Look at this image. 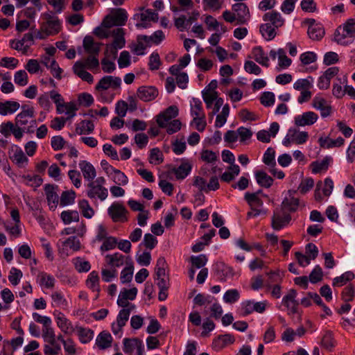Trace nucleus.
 <instances>
[{"mask_svg":"<svg viewBox=\"0 0 355 355\" xmlns=\"http://www.w3.org/2000/svg\"><path fill=\"white\" fill-rule=\"evenodd\" d=\"M168 265L165 258L163 257H159L157 261V264L155 268L156 279H161L166 276V269Z\"/></svg>","mask_w":355,"mask_h":355,"instance_id":"45","label":"nucleus"},{"mask_svg":"<svg viewBox=\"0 0 355 355\" xmlns=\"http://www.w3.org/2000/svg\"><path fill=\"white\" fill-rule=\"evenodd\" d=\"M87 287L98 293L100 292L99 277L96 271H92L86 280Z\"/></svg>","mask_w":355,"mask_h":355,"instance_id":"39","label":"nucleus"},{"mask_svg":"<svg viewBox=\"0 0 355 355\" xmlns=\"http://www.w3.org/2000/svg\"><path fill=\"white\" fill-rule=\"evenodd\" d=\"M235 341L234 337L229 334L218 336L212 343L213 348L219 351L226 347L227 345L232 344Z\"/></svg>","mask_w":355,"mask_h":355,"instance_id":"16","label":"nucleus"},{"mask_svg":"<svg viewBox=\"0 0 355 355\" xmlns=\"http://www.w3.org/2000/svg\"><path fill=\"white\" fill-rule=\"evenodd\" d=\"M275 94L271 92H264L260 96V102L265 107L272 106L275 103Z\"/></svg>","mask_w":355,"mask_h":355,"instance_id":"54","label":"nucleus"},{"mask_svg":"<svg viewBox=\"0 0 355 355\" xmlns=\"http://www.w3.org/2000/svg\"><path fill=\"white\" fill-rule=\"evenodd\" d=\"M37 277L40 279V284L47 288H52L55 285V278L44 272L39 273Z\"/></svg>","mask_w":355,"mask_h":355,"instance_id":"44","label":"nucleus"},{"mask_svg":"<svg viewBox=\"0 0 355 355\" xmlns=\"http://www.w3.org/2000/svg\"><path fill=\"white\" fill-rule=\"evenodd\" d=\"M320 345L323 348L329 351H331L334 348V347L336 346V340L334 338L332 331H325L321 339Z\"/></svg>","mask_w":355,"mask_h":355,"instance_id":"32","label":"nucleus"},{"mask_svg":"<svg viewBox=\"0 0 355 355\" xmlns=\"http://www.w3.org/2000/svg\"><path fill=\"white\" fill-rule=\"evenodd\" d=\"M218 270L221 272L220 277L221 280H225L227 278L232 277L234 276L233 268L224 263H220L218 266Z\"/></svg>","mask_w":355,"mask_h":355,"instance_id":"59","label":"nucleus"},{"mask_svg":"<svg viewBox=\"0 0 355 355\" xmlns=\"http://www.w3.org/2000/svg\"><path fill=\"white\" fill-rule=\"evenodd\" d=\"M266 305L267 302L266 301L254 302L251 300H247L242 302L240 313L243 317L250 315L253 311L262 313L265 311Z\"/></svg>","mask_w":355,"mask_h":355,"instance_id":"5","label":"nucleus"},{"mask_svg":"<svg viewBox=\"0 0 355 355\" xmlns=\"http://www.w3.org/2000/svg\"><path fill=\"white\" fill-rule=\"evenodd\" d=\"M21 277L22 272L20 270L16 268H12L8 276V280L13 286H16L19 283Z\"/></svg>","mask_w":355,"mask_h":355,"instance_id":"64","label":"nucleus"},{"mask_svg":"<svg viewBox=\"0 0 355 355\" xmlns=\"http://www.w3.org/2000/svg\"><path fill=\"white\" fill-rule=\"evenodd\" d=\"M62 246L60 243H58V250L60 253H64L65 248H70L73 251H78L80 248V241L76 236H70L65 241H62Z\"/></svg>","mask_w":355,"mask_h":355,"instance_id":"19","label":"nucleus"},{"mask_svg":"<svg viewBox=\"0 0 355 355\" xmlns=\"http://www.w3.org/2000/svg\"><path fill=\"white\" fill-rule=\"evenodd\" d=\"M12 157L16 164L19 167L24 166L28 161V158L21 149L17 150Z\"/></svg>","mask_w":355,"mask_h":355,"instance_id":"60","label":"nucleus"},{"mask_svg":"<svg viewBox=\"0 0 355 355\" xmlns=\"http://www.w3.org/2000/svg\"><path fill=\"white\" fill-rule=\"evenodd\" d=\"M109 216L114 222H123L128 220L125 207L121 203L114 202L107 209Z\"/></svg>","mask_w":355,"mask_h":355,"instance_id":"7","label":"nucleus"},{"mask_svg":"<svg viewBox=\"0 0 355 355\" xmlns=\"http://www.w3.org/2000/svg\"><path fill=\"white\" fill-rule=\"evenodd\" d=\"M49 345H45L44 352L46 355H58L61 350L60 345L56 341V337L46 341Z\"/></svg>","mask_w":355,"mask_h":355,"instance_id":"34","label":"nucleus"},{"mask_svg":"<svg viewBox=\"0 0 355 355\" xmlns=\"http://www.w3.org/2000/svg\"><path fill=\"white\" fill-rule=\"evenodd\" d=\"M322 270L319 265H317L311 272L309 279L312 284H316L322 279Z\"/></svg>","mask_w":355,"mask_h":355,"instance_id":"57","label":"nucleus"},{"mask_svg":"<svg viewBox=\"0 0 355 355\" xmlns=\"http://www.w3.org/2000/svg\"><path fill=\"white\" fill-rule=\"evenodd\" d=\"M313 78L311 76H309L306 78L298 79L293 84V88L297 91H305L309 90L313 85Z\"/></svg>","mask_w":355,"mask_h":355,"instance_id":"41","label":"nucleus"},{"mask_svg":"<svg viewBox=\"0 0 355 355\" xmlns=\"http://www.w3.org/2000/svg\"><path fill=\"white\" fill-rule=\"evenodd\" d=\"M275 150L269 147L267 148L266 152L264 153L263 157V162L270 166L273 167L276 166V162H275Z\"/></svg>","mask_w":355,"mask_h":355,"instance_id":"50","label":"nucleus"},{"mask_svg":"<svg viewBox=\"0 0 355 355\" xmlns=\"http://www.w3.org/2000/svg\"><path fill=\"white\" fill-rule=\"evenodd\" d=\"M141 348V340L139 338H125L123 340V352L131 354L138 347Z\"/></svg>","mask_w":355,"mask_h":355,"instance_id":"38","label":"nucleus"},{"mask_svg":"<svg viewBox=\"0 0 355 355\" xmlns=\"http://www.w3.org/2000/svg\"><path fill=\"white\" fill-rule=\"evenodd\" d=\"M127 266L121 272V281L123 284L128 283L132 280L134 266L132 259L128 257L125 259Z\"/></svg>","mask_w":355,"mask_h":355,"instance_id":"22","label":"nucleus"},{"mask_svg":"<svg viewBox=\"0 0 355 355\" xmlns=\"http://www.w3.org/2000/svg\"><path fill=\"white\" fill-rule=\"evenodd\" d=\"M318 119L316 113L311 111L306 112L295 117V124L297 126L311 125L317 121Z\"/></svg>","mask_w":355,"mask_h":355,"instance_id":"14","label":"nucleus"},{"mask_svg":"<svg viewBox=\"0 0 355 355\" xmlns=\"http://www.w3.org/2000/svg\"><path fill=\"white\" fill-rule=\"evenodd\" d=\"M135 308V305H131L130 308L122 309L120 310L117 318L116 322L119 324V326L124 327L129 319V316L132 310Z\"/></svg>","mask_w":355,"mask_h":355,"instance_id":"48","label":"nucleus"},{"mask_svg":"<svg viewBox=\"0 0 355 355\" xmlns=\"http://www.w3.org/2000/svg\"><path fill=\"white\" fill-rule=\"evenodd\" d=\"M244 199L249 205V206L251 207V209L261 207L263 206V204L262 200L258 196V192H247L245 193Z\"/></svg>","mask_w":355,"mask_h":355,"instance_id":"33","label":"nucleus"},{"mask_svg":"<svg viewBox=\"0 0 355 355\" xmlns=\"http://www.w3.org/2000/svg\"><path fill=\"white\" fill-rule=\"evenodd\" d=\"M94 125L90 120L82 121L76 128V132L78 135L89 134L94 131Z\"/></svg>","mask_w":355,"mask_h":355,"instance_id":"40","label":"nucleus"},{"mask_svg":"<svg viewBox=\"0 0 355 355\" xmlns=\"http://www.w3.org/2000/svg\"><path fill=\"white\" fill-rule=\"evenodd\" d=\"M178 108L176 105H171L163 112L157 116V123L160 128L166 127V123L178 115Z\"/></svg>","mask_w":355,"mask_h":355,"instance_id":"10","label":"nucleus"},{"mask_svg":"<svg viewBox=\"0 0 355 355\" xmlns=\"http://www.w3.org/2000/svg\"><path fill=\"white\" fill-rule=\"evenodd\" d=\"M355 295L354 287L352 284L347 285L341 293V298L345 302H352Z\"/></svg>","mask_w":355,"mask_h":355,"instance_id":"56","label":"nucleus"},{"mask_svg":"<svg viewBox=\"0 0 355 355\" xmlns=\"http://www.w3.org/2000/svg\"><path fill=\"white\" fill-rule=\"evenodd\" d=\"M295 191L289 190L288 196L285 197L281 204V211L282 212L291 213L295 212L299 207L300 201L297 198L294 197Z\"/></svg>","mask_w":355,"mask_h":355,"instance_id":"9","label":"nucleus"},{"mask_svg":"<svg viewBox=\"0 0 355 355\" xmlns=\"http://www.w3.org/2000/svg\"><path fill=\"white\" fill-rule=\"evenodd\" d=\"M15 83L19 86H25L28 84V75L24 70L17 71L14 76Z\"/></svg>","mask_w":355,"mask_h":355,"instance_id":"61","label":"nucleus"},{"mask_svg":"<svg viewBox=\"0 0 355 355\" xmlns=\"http://www.w3.org/2000/svg\"><path fill=\"white\" fill-rule=\"evenodd\" d=\"M128 20V14L123 8L112 9L111 14L105 17L102 21V26L110 28L113 26H121L125 24Z\"/></svg>","mask_w":355,"mask_h":355,"instance_id":"2","label":"nucleus"},{"mask_svg":"<svg viewBox=\"0 0 355 355\" xmlns=\"http://www.w3.org/2000/svg\"><path fill=\"white\" fill-rule=\"evenodd\" d=\"M275 27L270 24L266 23L260 26V33L261 35L268 41L272 40L276 36Z\"/></svg>","mask_w":355,"mask_h":355,"instance_id":"37","label":"nucleus"},{"mask_svg":"<svg viewBox=\"0 0 355 355\" xmlns=\"http://www.w3.org/2000/svg\"><path fill=\"white\" fill-rule=\"evenodd\" d=\"M232 9L236 17V24H245L250 20V13L245 3H236L232 5Z\"/></svg>","mask_w":355,"mask_h":355,"instance_id":"6","label":"nucleus"},{"mask_svg":"<svg viewBox=\"0 0 355 355\" xmlns=\"http://www.w3.org/2000/svg\"><path fill=\"white\" fill-rule=\"evenodd\" d=\"M312 105L315 109L320 111L322 117H327L331 113V106L322 97L315 96L313 100Z\"/></svg>","mask_w":355,"mask_h":355,"instance_id":"15","label":"nucleus"},{"mask_svg":"<svg viewBox=\"0 0 355 355\" xmlns=\"http://www.w3.org/2000/svg\"><path fill=\"white\" fill-rule=\"evenodd\" d=\"M300 60L303 65H308L317 60V55L313 51H306L300 55Z\"/></svg>","mask_w":355,"mask_h":355,"instance_id":"58","label":"nucleus"},{"mask_svg":"<svg viewBox=\"0 0 355 355\" xmlns=\"http://www.w3.org/2000/svg\"><path fill=\"white\" fill-rule=\"evenodd\" d=\"M42 17L46 19V21L41 24L42 31H44L46 35H49L58 34L61 27L59 19L47 12L44 13Z\"/></svg>","mask_w":355,"mask_h":355,"instance_id":"3","label":"nucleus"},{"mask_svg":"<svg viewBox=\"0 0 355 355\" xmlns=\"http://www.w3.org/2000/svg\"><path fill=\"white\" fill-rule=\"evenodd\" d=\"M308 35L312 40H320L324 35V29L322 24H318L317 26L308 28Z\"/></svg>","mask_w":355,"mask_h":355,"instance_id":"31","label":"nucleus"},{"mask_svg":"<svg viewBox=\"0 0 355 355\" xmlns=\"http://www.w3.org/2000/svg\"><path fill=\"white\" fill-rule=\"evenodd\" d=\"M35 114L32 110H27L19 112L15 117V124L17 126H25L29 122V119H33Z\"/></svg>","mask_w":355,"mask_h":355,"instance_id":"35","label":"nucleus"},{"mask_svg":"<svg viewBox=\"0 0 355 355\" xmlns=\"http://www.w3.org/2000/svg\"><path fill=\"white\" fill-rule=\"evenodd\" d=\"M263 19L265 21L271 22V25L278 28L282 26L284 24V19L279 12L277 11L268 12L264 14Z\"/></svg>","mask_w":355,"mask_h":355,"instance_id":"18","label":"nucleus"},{"mask_svg":"<svg viewBox=\"0 0 355 355\" xmlns=\"http://www.w3.org/2000/svg\"><path fill=\"white\" fill-rule=\"evenodd\" d=\"M88 187L89 190L87 192V195L89 198H95L97 197L101 201L107 198L108 191L105 187L98 186L97 184L95 185L92 182L88 184Z\"/></svg>","mask_w":355,"mask_h":355,"instance_id":"13","label":"nucleus"},{"mask_svg":"<svg viewBox=\"0 0 355 355\" xmlns=\"http://www.w3.org/2000/svg\"><path fill=\"white\" fill-rule=\"evenodd\" d=\"M44 191L46 195L49 208L54 211L59 202V197L55 191V187L53 185L46 184L44 187Z\"/></svg>","mask_w":355,"mask_h":355,"instance_id":"17","label":"nucleus"},{"mask_svg":"<svg viewBox=\"0 0 355 355\" xmlns=\"http://www.w3.org/2000/svg\"><path fill=\"white\" fill-rule=\"evenodd\" d=\"M355 38V19H348L339 26L334 34V41L340 45L347 46L353 43Z\"/></svg>","mask_w":355,"mask_h":355,"instance_id":"1","label":"nucleus"},{"mask_svg":"<svg viewBox=\"0 0 355 355\" xmlns=\"http://www.w3.org/2000/svg\"><path fill=\"white\" fill-rule=\"evenodd\" d=\"M191 165L188 162H183L178 168H173L171 171L175 175L178 180L184 179L191 171Z\"/></svg>","mask_w":355,"mask_h":355,"instance_id":"23","label":"nucleus"},{"mask_svg":"<svg viewBox=\"0 0 355 355\" xmlns=\"http://www.w3.org/2000/svg\"><path fill=\"white\" fill-rule=\"evenodd\" d=\"M78 207L83 216L87 218H91L94 214V210L89 205L87 200H81L78 202Z\"/></svg>","mask_w":355,"mask_h":355,"instance_id":"46","label":"nucleus"},{"mask_svg":"<svg viewBox=\"0 0 355 355\" xmlns=\"http://www.w3.org/2000/svg\"><path fill=\"white\" fill-rule=\"evenodd\" d=\"M288 137H291L293 143L302 144L307 141L309 134L307 132H298L296 129H290L288 130Z\"/></svg>","mask_w":355,"mask_h":355,"instance_id":"29","label":"nucleus"},{"mask_svg":"<svg viewBox=\"0 0 355 355\" xmlns=\"http://www.w3.org/2000/svg\"><path fill=\"white\" fill-rule=\"evenodd\" d=\"M161 65L159 55L157 52H153L149 58L148 67L151 71L157 70Z\"/></svg>","mask_w":355,"mask_h":355,"instance_id":"63","label":"nucleus"},{"mask_svg":"<svg viewBox=\"0 0 355 355\" xmlns=\"http://www.w3.org/2000/svg\"><path fill=\"white\" fill-rule=\"evenodd\" d=\"M51 298L53 300L52 306L54 307L64 308L67 305L66 299L60 292L55 291L53 293Z\"/></svg>","mask_w":355,"mask_h":355,"instance_id":"51","label":"nucleus"},{"mask_svg":"<svg viewBox=\"0 0 355 355\" xmlns=\"http://www.w3.org/2000/svg\"><path fill=\"white\" fill-rule=\"evenodd\" d=\"M333 159L331 157L327 156L322 161H315L311 163V166L312 168L313 173H319L322 171H325L328 169V167Z\"/></svg>","mask_w":355,"mask_h":355,"instance_id":"27","label":"nucleus"},{"mask_svg":"<svg viewBox=\"0 0 355 355\" xmlns=\"http://www.w3.org/2000/svg\"><path fill=\"white\" fill-rule=\"evenodd\" d=\"M318 142L321 148L329 149L343 146L344 144L345 139L341 137H338L336 139H331L329 137H320Z\"/></svg>","mask_w":355,"mask_h":355,"instance_id":"21","label":"nucleus"},{"mask_svg":"<svg viewBox=\"0 0 355 355\" xmlns=\"http://www.w3.org/2000/svg\"><path fill=\"white\" fill-rule=\"evenodd\" d=\"M158 94L157 89L153 86H141L137 92L138 98L144 102L154 100L158 96Z\"/></svg>","mask_w":355,"mask_h":355,"instance_id":"12","label":"nucleus"},{"mask_svg":"<svg viewBox=\"0 0 355 355\" xmlns=\"http://www.w3.org/2000/svg\"><path fill=\"white\" fill-rule=\"evenodd\" d=\"M78 336L82 343H87L92 340L94 336V331L88 328L82 327H77Z\"/></svg>","mask_w":355,"mask_h":355,"instance_id":"43","label":"nucleus"},{"mask_svg":"<svg viewBox=\"0 0 355 355\" xmlns=\"http://www.w3.org/2000/svg\"><path fill=\"white\" fill-rule=\"evenodd\" d=\"M224 0H202L204 10H218L221 8Z\"/></svg>","mask_w":355,"mask_h":355,"instance_id":"55","label":"nucleus"},{"mask_svg":"<svg viewBox=\"0 0 355 355\" xmlns=\"http://www.w3.org/2000/svg\"><path fill=\"white\" fill-rule=\"evenodd\" d=\"M252 58L262 66L268 67L269 66V59L264 55L263 50L261 46H255L252 50Z\"/></svg>","mask_w":355,"mask_h":355,"instance_id":"24","label":"nucleus"},{"mask_svg":"<svg viewBox=\"0 0 355 355\" xmlns=\"http://www.w3.org/2000/svg\"><path fill=\"white\" fill-rule=\"evenodd\" d=\"M191 114L193 118L205 115V113L202 111V102L198 98H193Z\"/></svg>","mask_w":355,"mask_h":355,"instance_id":"52","label":"nucleus"},{"mask_svg":"<svg viewBox=\"0 0 355 355\" xmlns=\"http://www.w3.org/2000/svg\"><path fill=\"white\" fill-rule=\"evenodd\" d=\"M114 176L112 178V180L114 183L118 185H126L128 183V178L124 173L121 172L119 169H116L114 172Z\"/></svg>","mask_w":355,"mask_h":355,"instance_id":"62","label":"nucleus"},{"mask_svg":"<svg viewBox=\"0 0 355 355\" xmlns=\"http://www.w3.org/2000/svg\"><path fill=\"white\" fill-rule=\"evenodd\" d=\"M61 219L64 224H69L73 221L79 220V214L77 211H63L60 215Z\"/></svg>","mask_w":355,"mask_h":355,"instance_id":"49","label":"nucleus"},{"mask_svg":"<svg viewBox=\"0 0 355 355\" xmlns=\"http://www.w3.org/2000/svg\"><path fill=\"white\" fill-rule=\"evenodd\" d=\"M355 277L354 272L347 271L342 274L339 277H336L333 279L334 286H342L346 284L348 282L352 281Z\"/></svg>","mask_w":355,"mask_h":355,"instance_id":"42","label":"nucleus"},{"mask_svg":"<svg viewBox=\"0 0 355 355\" xmlns=\"http://www.w3.org/2000/svg\"><path fill=\"white\" fill-rule=\"evenodd\" d=\"M291 220V216L289 213L282 212L277 208L273 211L271 218V226L275 230H280L287 226Z\"/></svg>","mask_w":355,"mask_h":355,"instance_id":"4","label":"nucleus"},{"mask_svg":"<svg viewBox=\"0 0 355 355\" xmlns=\"http://www.w3.org/2000/svg\"><path fill=\"white\" fill-rule=\"evenodd\" d=\"M76 192L73 190H67L62 193L60 200V206L71 205L74 202Z\"/></svg>","mask_w":355,"mask_h":355,"instance_id":"47","label":"nucleus"},{"mask_svg":"<svg viewBox=\"0 0 355 355\" xmlns=\"http://www.w3.org/2000/svg\"><path fill=\"white\" fill-rule=\"evenodd\" d=\"M79 167L83 173L85 179L92 181L96 175V169L92 164L83 160L79 163Z\"/></svg>","mask_w":355,"mask_h":355,"instance_id":"20","label":"nucleus"},{"mask_svg":"<svg viewBox=\"0 0 355 355\" xmlns=\"http://www.w3.org/2000/svg\"><path fill=\"white\" fill-rule=\"evenodd\" d=\"M163 161V155L161 150L158 148L151 149L149 156V162L157 165L162 163Z\"/></svg>","mask_w":355,"mask_h":355,"instance_id":"53","label":"nucleus"},{"mask_svg":"<svg viewBox=\"0 0 355 355\" xmlns=\"http://www.w3.org/2000/svg\"><path fill=\"white\" fill-rule=\"evenodd\" d=\"M19 107L20 105L17 101H6L3 103L0 102V114L5 116L8 114H12Z\"/></svg>","mask_w":355,"mask_h":355,"instance_id":"25","label":"nucleus"},{"mask_svg":"<svg viewBox=\"0 0 355 355\" xmlns=\"http://www.w3.org/2000/svg\"><path fill=\"white\" fill-rule=\"evenodd\" d=\"M105 259L108 265L114 268L120 267L125 263V257L119 252L114 254H107Z\"/></svg>","mask_w":355,"mask_h":355,"instance_id":"36","label":"nucleus"},{"mask_svg":"<svg viewBox=\"0 0 355 355\" xmlns=\"http://www.w3.org/2000/svg\"><path fill=\"white\" fill-rule=\"evenodd\" d=\"M58 327L65 334L73 331L71 322L62 313H59L56 318Z\"/></svg>","mask_w":355,"mask_h":355,"instance_id":"30","label":"nucleus"},{"mask_svg":"<svg viewBox=\"0 0 355 355\" xmlns=\"http://www.w3.org/2000/svg\"><path fill=\"white\" fill-rule=\"evenodd\" d=\"M112 338L107 331L101 332L96 340V345L101 349H107L111 346Z\"/></svg>","mask_w":355,"mask_h":355,"instance_id":"26","label":"nucleus"},{"mask_svg":"<svg viewBox=\"0 0 355 355\" xmlns=\"http://www.w3.org/2000/svg\"><path fill=\"white\" fill-rule=\"evenodd\" d=\"M124 34V30L122 28H117L112 31L114 41L112 46L107 45L105 53H107L110 49L111 53L116 54L118 49H122L125 46Z\"/></svg>","mask_w":355,"mask_h":355,"instance_id":"8","label":"nucleus"},{"mask_svg":"<svg viewBox=\"0 0 355 355\" xmlns=\"http://www.w3.org/2000/svg\"><path fill=\"white\" fill-rule=\"evenodd\" d=\"M121 84V80L119 77L112 76H105L103 77L96 85V89L103 91L112 87L117 89Z\"/></svg>","mask_w":355,"mask_h":355,"instance_id":"11","label":"nucleus"},{"mask_svg":"<svg viewBox=\"0 0 355 355\" xmlns=\"http://www.w3.org/2000/svg\"><path fill=\"white\" fill-rule=\"evenodd\" d=\"M255 178L258 184L264 188L270 187L274 181L270 175L263 171H256Z\"/></svg>","mask_w":355,"mask_h":355,"instance_id":"28","label":"nucleus"}]
</instances>
